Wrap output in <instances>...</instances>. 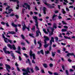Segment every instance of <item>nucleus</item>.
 <instances>
[{"instance_id":"42","label":"nucleus","mask_w":75,"mask_h":75,"mask_svg":"<svg viewBox=\"0 0 75 75\" xmlns=\"http://www.w3.org/2000/svg\"><path fill=\"white\" fill-rule=\"evenodd\" d=\"M5 24H6L7 27H9V25H8V23H5Z\"/></svg>"},{"instance_id":"36","label":"nucleus","mask_w":75,"mask_h":75,"mask_svg":"<svg viewBox=\"0 0 75 75\" xmlns=\"http://www.w3.org/2000/svg\"><path fill=\"white\" fill-rule=\"evenodd\" d=\"M21 37L23 40H24V39H25V38L24 37V35H21Z\"/></svg>"},{"instance_id":"2","label":"nucleus","mask_w":75,"mask_h":75,"mask_svg":"<svg viewBox=\"0 0 75 75\" xmlns=\"http://www.w3.org/2000/svg\"><path fill=\"white\" fill-rule=\"evenodd\" d=\"M43 38H44V43L45 44V45H44V47L45 48H47L48 46H49V44H47V41H49L50 40V38H48V37L46 36H44Z\"/></svg>"},{"instance_id":"61","label":"nucleus","mask_w":75,"mask_h":75,"mask_svg":"<svg viewBox=\"0 0 75 75\" xmlns=\"http://www.w3.org/2000/svg\"><path fill=\"white\" fill-rule=\"evenodd\" d=\"M32 63H33V64H35V63L34 60H32Z\"/></svg>"},{"instance_id":"46","label":"nucleus","mask_w":75,"mask_h":75,"mask_svg":"<svg viewBox=\"0 0 75 75\" xmlns=\"http://www.w3.org/2000/svg\"><path fill=\"white\" fill-rule=\"evenodd\" d=\"M34 43L35 44V45H36V44H37L36 42V39H35L34 40Z\"/></svg>"},{"instance_id":"27","label":"nucleus","mask_w":75,"mask_h":75,"mask_svg":"<svg viewBox=\"0 0 75 75\" xmlns=\"http://www.w3.org/2000/svg\"><path fill=\"white\" fill-rule=\"evenodd\" d=\"M62 12L63 13V14H65V10H64V9H62Z\"/></svg>"},{"instance_id":"21","label":"nucleus","mask_w":75,"mask_h":75,"mask_svg":"<svg viewBox=\"0 0 75 75\" xmlns=\"http://www.w3.org/2000/svg\"><path fill=\"white\" fill-rule=\"evenodd\" d=\"M29 35L30 37H31L33 38H35L33 36V35H34V34H29Z\"/></svg>"},{"instance_id":"20","label":"nucleus","mask_w":75,"mask_h":75,"mask_svg":"<svg viewBox=\"0 0 75 75\" xmlns=\"http://www.w3.org/2000/svg\"><path fill=\"white\" fill-rule=\"evenodd\" d=\"M67 31V30L66 29H62V32H66Z\"/></svg>"},{"instance_id":"59","label":"nucleus","mask_w":75,"mask_h":75,"mask_svg":"<svg viewBox=\"0 0 75 75\" xmlns=\"http://www.w3.org/2000/svg\"><path fill=\"white\" fill-rule=\"evenodd\" d=\"M15 16H16V18H18L19 17H18V15H15Z\"/></svg>"},{"instance_id":"33","label":"nucleus","mask_w":75,"mask_h":75,"mask_svg":"<svg viewBox=\"0 0 75 75\" xmlns=\"http://www.w3.org/2000/svg\"><path fill=\"white\" fill-rule=\"evenodd\" d=\"M53 34H54V33H53V31H52L51 33H49V36H50H50L52 35H53Z\"/></svg>"},{"instance_id":"32","label":"nucleus","mask_w":75,"mask_h":75,"mask_svg":"<svg viewBox=\"0 0 75 75\" xmlns=\"http://www.w3.org/2000/svg\"><path fill=\"white\" fill-rule=\"evenodd\" d=\"M32 30L33 31H35V26H33L32 28Z\"/></svg>"},{"instance_id":"16","label":"nucleus","mask_w":75,"mask_h":75,"mask_svg":"<svg viewBox=\"0 0 75 75\" xmlns=\"http://www.w3.org/2000/svg\"><path fill=\"white\" fill-rule=\"evenodd\" d=\"M53 27L54 28H57V24L55 23H53Z\"/></svg>"},{"instance_id":"31","label":"nucleus","mask_w":75,"mask_h":75,"mask_svg":"<svg viewBox=\"0 0 75 75\" xmlns=\"http://www.w3.org/2000/svg\"><path fill=\"white\" fill-rule=\"evenodd\" d=\"M23 55L26 57V58H28V56H27V54L25 53H23Z\"/></svg>"},{"instance_id":"39","label":"nucleus","mask_w":75,"mask_h":75,"mask_svg":"<svg viewBox=\"0 0 75 75\" xmlns=\"http://www.w3.org/2000/svg\"><path fill=\"white\" fill-rule=\"evenodd\" d=\"M22 25L23 26V27L25 26V24L24 23V22H22Z\"/></svg>"},{"instance_id":"47","label":"nucleus","mask_w":75,"mask_h":75,"mask_svg":"<svg viewBox=\"0 0 75 75\" xmlns=\"http://www.w3.org/2000/svg\"><path fill=\"white\" fill-rule=\"evenodd\" d=\"M5 23H5L4 22H2L1 23V24H3V25H5V24H6Z\"/></svg>"},{"instance_id":"44","label":"nucleus","mask_w":75,"mask_h":75,"mask_svg":"<svg viewBox=\"0 0 75 75\" xmlns=\"http://www.w3.org/2000/svg\"><path fill=\"white\" fill-rule=\"evenodd\" d=\"M25 41H26V42H27V44H30V42H28L27 40L25 39Z\"/></svg>"},{"instance_id":"3","label":"nucleus","mask_w":75,"mask_h":75,"mask_svg":"<svg viewBox=\"0 0 75 75\" xmlns=\"http://www.w3.org/2000/svg\"><path fill=\"white\" fill-rule=\"evenodd\" d=\"M7 45L9 48H10V49H13L14 50H16V46H15V45H11L8 44Z\"/></svg>"},{"instance_id":"41","label":"nucleus","mask_w":75,"mask_h":75,"mask_svg":"<svg viewBox=\"0 0 75 75\" xmlns=\"http://www.w3.org/2000/svg\"><path fill=\"white\" fill-rule=\"evenodd\" d=\"M21 50L20 49V47L18 46V51H20V50Z\"/></svg>"},{"instance_id":"13","label":"nucleus","mask_w":75,"mask_h":75,"mask_svg":"<svg viewBox=\"0 0 75 75\" xmlns=\"http://www.w3.org/2000/svg\"><path fill=\"white\" fill-rule=\"evenodd\" d=\"M47 10V8H46L45 7H43V13L44 14H46V10Z\"/></svg>"},{"instance_id":"25","label":"nucleus","mask_w":75,"mask_h":75,"mask_svg":"<svg viewBox=\"0 0 75 75\" xmlns=\"http://www.w3.org/2000/svg\"><path fill=\"white\" fill-rule=\"evenodd\" d=\"M14 16V13H11L9 15V16L10 17H12V16Z\"/></svg>"},{"instance_id":"8","label":"nucleus","mask_w":75,"mask_h":75,"mask_svg":"<svg viewBox=\"0 0 75 75\" xmlns=\"http://www.w3.org/2000/svg\"><path fill=\"white\" fill-rule=\"evenodd\" d=\"M22 71H23V72H25L23 73V75H29L28 73H27V70L25 69H23L22 70Z\"/></svg>"},{"instance_id":"1","label":"nucleus","mask_w":75,"mask_h":75,"mask_svg":"<svg viewBox=\"0 0 75 75\" xmlns=\"http://www.w3.org/2000/svg\"><path fill=\"white\" fill-rule=\"evenodd\" d=\"M33 18L34 20H35V25H36V28L38 29L36 32V36L37 37L39 35V33L40 34V35H41V32H40V30H39V28H38V21H37V19L38 18L37 17L35 16H33Z\"/></svg>"},{"instance_id":"45","label":"nucleus","mask_w":75,"mask_h":75,"mask_svg":"<svg viewBox=\"0 0 75 75\" xmlns=\"http://www.w3.org/2000/svg\"><path fill=\"white\" fill-rule=\"evenodd\" d=\"M19 61H21V57H20V56H19Z\"/></svg>"},{"instance_id":"11","label":"nucleus","mask_w":75,"mask_h":75,"mask_svg":"<svg viewBox=\"0 0 75 75\" xmlns=\"http://www.w3.org/2000/svg\"><path fill=\"white\" fill-rule=\"evenodd\" d=\"M43 1L44 3L47 6H48L49 7V6H50V4H47V1H45V0H43Z\"/></svg>"},{"instance_id":"51","label":"nucleus","mask_w":75,"mask_h":75,"mask_svg":"<svg viewBox=\"0 0 75 75\" xmlns=\"http://www.w3.org/2000/svg\"><path fill=\"white\" fill-rule=\"evenodd\" d=\"M30 71L32 73H33V72H34V70H33V69H31Z\"/></svg>"},{"instance_id":"34","label":"nucleus","mask_w":75,"mask_h":75,"mask_svg":"<svg viewBox=\"0 0 75 75\" xmlns=\"http://www.w3.org/2000/svg\"><path fill=\"white\" fill-rule=\"evenodd\" d=\"M55 38V40L57 42H58V37H56Z\"/></svg>"},{"instance_id":"6","label":"nucleus","mask_w":75,"mask_h":75,"mask_svg":"<svg viewBox=\"0 0 75 75\" xmlns=\"http://www.w3.org/2000/svg\"><path fill=\"white\" fill-rule=\"evenodd\" d=\"M10 7L8 6L7 8H6V10H8V14L11 13V11H13V10H12L11 9H8V8H10Z\"/></svg>"},{"instance_id":"48","label":"nucleus","mask_w":75,"mask_h":75,"mask_svg":"<svg viewBox=\"0 0 75 75\" xmlns=\"http://www.w3.org/2000/svg\"><path fill=\"white\" fill-rule=\"evenodd\" d=\"M8 42H9L11 44V43L12 42V40H10L8 39Z\"/></svg>"},{"instance_id":"19","label":"nucleus","mask_w":75,"mask_h":75,"mask_svg":"<svg viewBox=\"0 0 75 75\" xmlns=\"http://www.w3.org/2000/svg\"><path fill=\"white\" fill-rule=\"evenodd\" d=\"M57 17V15H54L53 16L52 19L53 20H55V17Z\"/></svg>"},{"instance_id":"49","label":"nucleus","mask_w":75,"mask_h":75,"mask_svg":"<svg viewBox=\"0 0 75 75\" xmlns=\"http://www.w3.org/2000/svg\"><path fill=\"white\" fill-rule=\"evenodd\" d=\"M70 55H74V57L75 58V55L73 53H70Z\"/></svg>"},{"instance_id":"63","label":"nucleus","mask_w":75,"mask_h":75,"mask_svg":"<svg viewBox=\"0 0 75 75\" xmlns=\"http://www.w3.org/2000/svg\"><path fill=\"white\" fill-rule=\"evenodd\" d=\"M70 53H68L67 55V57H69V55H71Z\"/></svg>"},{"instance_id":"7","label":"nucleus","mask_w":75,"mask_h":75,"mask_svg":"<svg viewBox=\"0 0 75 75\" xmlns=\"http://www.w3.org/2000/svg\"><path fill=\"white\" fill-rule=\"evenodd\" d=\"M2 37L4 39V40L5 41V42L6 43H8V39H7V38L5 37V36L4 35V34H2Z\"/></svg>"},{"instance_id":"14","label":"nucleus","mask_w":75,"mask_h":75,"mask_svg":"<svg viewBox=\"0 0 75 75\" xmlns=\"http://www.w3.org/2000/svg\"><path fill=\"white\" fill-rule=\"evenodd\" d=\"M38 44H39L40 47H41V46H42V44H41L42 42H41V41L40 40V41H38Z\"/></svg>"},{"instance_id":"9","label":"nucleus","mask_w":75,"mask_h":75,"mask_svg":"<svg viewBox=\"0 0 75 75\" xmlns=\"http://www.w3.org/2000/svg\"><path fill=\"white\" fill-rule=\"evenodd\" d=\"M11 25L13 27H15V31L16 32H17V31H18V29L17 28V25L16 24H15L14 23H12Z\"/></svg>"},{"instance_id":"10","label":"nucleus","mask_w":75,"mask_h":75,"mask_svg":"<svg viewBox=\"0 0 75 75\" xmlns=\"http://www.w3.org/2000/svg\"><path fill=\"white\" fill-rule=\"evenodd\" d=\"M5 66L6 67V69H7V71H8V72H10V70H8V69H10V66L7 64H5Z\"/></svg>"},{"instance_id":"5","label":"nucleus","mask_w":75,"mask_h":75,"mask_svg":"<svg viewBox=\"0 0 75 75\" xmlns=\"http://www.w3.org/2000/svg\"><path fill=\"white\" fill-rule=\"evenodd\" d=\"M22 7H23L24 8H25L26 9L27 8V7L28 10H30V5H28V4L26 3H24V4L22 5Z\"/></svg>"},{"instance_id":"24","label":"nucleus","mask_w":75,"mask_h":75,"mask_svg":"<svg viewBox=\"0 0 75 75\" xmlns=\"http://www.w3.org/2000/svg\"><path fill=\"white\" fill-rule=\"evenodd\" d=\"M4 52L5 53V54H10V52H9L8 51H5Z\"/></svg>"},{"instance_id":"57","label":"nucleus","mask_w":75,"mask_h":75,"mask_svg":"<svg viewBox=\"0 0 75 75\" xmlns=\"http://www.w3.org/2000/svg\"><path fill=\"white\" fill-rule=\"evenodd\" d=\"M17 7H16V9H18V8L19 7V5L18 4L17 5Z\"/></svg>"},{"instance_id":"55","label":"nucleus","mask_w":75,"mask_h":75,"mask_svg":"<svg viewBox=\"0 0 75 75\" xmlns=\"http://www.w3.org/2000/svg\"><path fill=\"white\" fill-rule=\"evenodd\" d=\"M54 75H58V74L57 73V72H54Z\"/></svg>"},{"instance_id":"62","label":"nucleus","mask_w":75,"mask_h":75,"mask_svg":"<svg viewBox=\"0 0 75 75\" xmlns=\"http://www.w3.org/2000/svg\"><path fill=\"white\" fill-rule=\"evenodd\" d=\"M66 20H71V18H67L66 19Z\"/></svg>"},{"instance_id":"26","label":"nucleus","mask_w":75,"mask_h":75,"mask_svg":"<svg viewBox=\"0 0 75 75\" xmlns=\"http://www.w3.org/2000/svg\"><path fill=\"white\" fill-rule=\"evenodd\" d=\"M54 37H51V40L52 41V42H54Z\"/></svg>"},{"instance_id":"4","label":"nucleus","mask_w":75,"mask_h":75,"mask_svg":"<svg viewBox=\"0 0 75 75\" xmlns=\"http://www.w3.org/2000/svg\"><path fill=\"white\" fill-rule=\"evenodd\" d=\"M30 58L31 59H32V56L33 57V59H35V54L34 53H33V52L30 50Z\"/></svg>"},{"instance_id":"37","label":"nucleus","mask_w":75,"mask_h":75,"mask_svg":"<svg viewBox=\"0 0 75 75\" xmlns=\"http://www.w3.org/2000/svg\"><path fill=\"white\" fill-rule=\"evenodd\" d=\"M28 64H29V65H31V63H30V59H28Z\"/></svg>"},{"instance_id":"56","label":"nucleus","mask_w":75,"mask_h":75,"mask_svg":"<svg viewBox=\"0 0 75 75\" xmlns=\"http://www.w3.org/2000/svg\"><path fill=\"white\" fill-rule=\"evenodd\" d=\"M49 66H50V67H52L53 66V64H49Z\"/></svg>"},{"instance_id":"28","label":"nucleus","mask_w":75,"mask_h":75,"mask_svg":"<svg viewBox=\"0 0 75 75\" xmlns=\"http://www.w3.org/2000/svg\"><path fill=\"white\" fill-rule=\"evenodd\" d=\"M66 74L67 75H69V73H68V70H66Z\"/></svg>"},{"instance_id":"23","label":"nucleus","mask_w":75,"mask_h":75,"mask_svg":"<svg viewBox=\"0 0 75 75\" xmlns=\"http://www.w3.org/2000/svg\"><path fill=\"white\" fill-rule=\"evenodd\" d=\"M45 55H46V54H50V51L48 50L46 51L45 52Z\"/></svg>"},{"instance_id":"43","label":"nucleus","mask_w":75,"mask_h":75,"mask_svg":"<svg viewBox=\"0 0 75 75\" xmlns=\"http://www.w3.org/2000/svg\"><path fill=\"white\" fill-rule=\"evenodd\" d=\"M40 52L43 55L44 54V52H43V50H40Z\"/></svg>"},{"instance_id":"18","label":"nucleus","mask_w":75,"mask_h":75,"mask_svg":"<svg viewBox=\"0 0 75 75\" xmlns=\"http://www.w3.org/2000/svg\"><path fill=\"white\" fill-rule=\"evenodd\" d=\"M55 53H56L55 52H52V54L53 57H54L55 55Z\"/></svg>"},{"instance_id":"50","label":"nucleus","mask_w":75,"mask_h":75,"mask_svg":"<svg viewBox=\"0 0 75 75\" xmlns=\"http://www.w3.org/2000/svg\"><path fill=\"white\" fill-rule=\"evenodd\" d=\"M11 55L13 57V58H15V56L14 55V54L13 53H12L11 54Z\"/></svg>"},{"instance_id":"38","label":"nucleus","mask_w":75,"mask_h":75,"mask_svg":"<svg viewBox=\"0 0 75 75\" xmlns=\"http://www.w3.org/2000/svg\"><path fill=\"white\" fill-rule=\"evenodd\" d=\"M15 52L16 53H18V54H21V52H20V51H15Z\"/></svg>"},{"instance_id":"22","label":"nucleus","mask_w":75,"mask_h":75,"mask_svg":"<svg viewBox=\"0 0 75 75\" xmlns=\"http://www.w3.org/2000/svg\"><path fill=\"white\" fill-rule=\"evenodd\" d=\"M43 67H45V68H47V64H43Z\"/></svg>"},{"instance_id":"12","label":"nucleus","mask_w":75,"mask_h":75,"mask_svg":"<svg viewBox=\"0 0 75 75\" xmlns=\"http://www.w3.org/2000/svg\"><path fill=\"white\" fill-rule=\"evenodd\" d=\"M26 71L28 74L30 75V69H29V67L27 68Z\"/></svg>"},{"instance_id":"40","label":"nucleus","mask_w":75,"mask_h":75,"mask_svg":"<svg viewBox=\"0 0 75 75\" xmlns=\"http://www.w3.org/2000/svg\"><path fill=\"white\" fill-rule=\"evenodd\" d=\"M62 23H63V24H67V23L65 22L64 21H62Z\"/></svg>"},{"instance_id":"54","label":"nucleus","mask_w":75,"mask_h":75,"mask_svg":"<svg viewBox=\"0 0 75 75\" xmlns=\"http://www.w3.org/2000/svg\"><path fill=\"white\" fill-rule=\"evenodd\" d=\"M48 72L49 74H50V75H52V73L50 71H48Z\"/></svg>"},{"instance_id":"52","label":"nucleus","mask_w":75,"mask_h":75,"mask_svg":"<svg viewBox=\"0 0 75 75\" xmlns=\"http://www.w3.org/2000/svg\"><path fill=\"white\" fill-rule=\"evenodd\" d=\"M26 28H27V30H28V31H30V28H30V26H28V28H27V27H26Z\"/></svg>"},{"instance_id":"35","label":"nucleus","mask_w":75,"mask_h":75,"mask_svg":"<svg viewBox=\"0 0 75 75\" xmlns=\"http://www.w3.org/2000/svg\"><path fill=\"white\" fill-rule=\"evenodd\" d=\"M3 50H4V52L6 51V49H7V47H5V48H3Z\"/></svg>"},{"instance_id":"30","label":"nucleus","mask_w":75,"mask_h":75,"mask_svg":"<svg viewBox=\"0 0 75 75\" xmlns=\"http://www.w3.org/2000/svg\"><path fill=\"white\" fill-rule=\"evenodd\" d=\"M25 28H26V26H23V28H22V30L23 31H24L25 30Z\"/></svg>"},{"instance_id":"58","label":"nucleus","mask_w":75,"mask_h":75,"mask_svg":"<svg viewBox=\"0 0 75 75\" xmlns=\"http://www.w3.org/2000/svg\"><path fill=\"white\" fill-rule=\"evenodd\" d=\"M64 28H66V29H67L68 27V26L65 25L64 26Z\"/></svg>"},{"instance_id":"60","label":"nucleus","mask_w":75,"mask_h":75,"mask_svg":"<svg viewBox=\"0 0 75 75\" xmlns=\"http://www.w3.org/2000/svg\"><path fill=\"white\" fill-rule=\"evenodd\" d=\"M63 51H66V49L65 48H63Z\"/></svg>"},{"instance_id":"15","label":"nucleus","mask_w":75,"mask_h":75,"mask_svg":"<svg viewBox=\"0 0 75 75\" xmlns=\"http://www.w3.org/2000/svg\"><path fill=\"white\" fill-rule=\"evenodd\" d=\"M10 1H13L14 2H17V4L19 3V1L17 0H9Z\"/></svg>"},{"instance_id":"53","label":"nucleus","mask_w":75,"mask_h":75,"mask_svg":"<svg viewBox=\"0 0 75 75\" xmlns=\"http://www.w3.org/2000/svg\"><path fill=\"white\" fill-rule=\"evenodd\" d=\"M15 34V32H11V34Z\"/></svg>"},{"instance_id":"29","label":"nucleus","mask_w":75,"mask_h":75,"mask_svg":"<svg viewBox=\"0 0 75 75\" xmlns=\"http://www.w3.org/2000/svg\"><path fill=\"white\" fill-rule=\"evenodd\" d=\"M35 69L36 71H39V70H40V69H39L38 67L37 66H36L35 67Z\"/></svg>"},{"instance_id":"64","label":"nucleus","mask_w":75,"mask_h":75,"mask_svg":"<svg viewBox=\"0 0 75 75\" xmlns=\"http://www.w3.org/2000/svg\"><path fill=\"white\" fill-rule=\"evenodd\" d=\"M59 0H56L55 1V3H58V1Z\"/></svg>"},{"instance_id":"17","label":"nucleus","mask_w":75,"mask_h":75,"mask_svg":"<svg viewBox=\"0 0 75 75\" xmlns=\"http://www.w3.org/2000/svg\"><path fill=\"white\" fill-rule=\"evenodd\" d=\"M43 31L44 33H45V34H48V32H47V31H46V29H45L43 28Z\"/></svg>"}]
</instances>
